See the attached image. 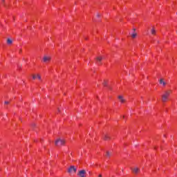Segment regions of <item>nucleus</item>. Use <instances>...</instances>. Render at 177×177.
I'll use <instances>...</instances> for the list:
<instances>
[{
  "label": "nucleus",
  "instance_id": "f257e3e1",
  "mask_svg": "<svg viewBox=\"0 0 177 177\" xmlns=\"http://www.w3.org/2000/svg\"><path fill=\"white\" fill-rule=\"evenodd\" d=\"M171 93H172V90H166L163 92L162 95V102H163V103H165V102L168 100Z\"/></svg>",
  "mask_w": 177,
  "mask_h": 177
},
{
  "label": "nucleus",
  "instance_id": "f03ea898",
  "mask_svg": "<svg viewBox=\"0 0 177 177\" xmlns=\"http://www.w3.org/2000/svg\"><path fill=\"white\" fill-rule=\"evenodd\" d=\"M66 143V141L64 140H62L61 138H58L55 141V146H63Z\"/></svg>",
  "mask_w": 177,
  "mask_h": 177
},
{
  "label": "nucleus",
  "instance_id": "7ed1b4c3",
  "mask_svg": "<svg viewBox=\"0 0 177 177\" xmlns=\"http://www.w3.org/2000/svg\"><path fill=\"white\" fill-rule=\"evenodd\" d=\"M68 174H75L77 172V168L75 166H71L68 169Z\"/></svg>",
  "mask_w": 177,
  "mask_h": 177
},
{
  "label": "nucleus",
  "instance_id": "20e7f679",
  "mask_svg": "<svg viewBox=\"0 0 177 177\" xmlns=\"http://www.w3.org/2000/svg\"><path fill=\"white\" fill-rule=\"evenodd\" d=\"M131 169L133 174H134L135 175H138V174H139V172H140V169L138 167H132Z\"/></svg>",
  "mask_w": 177,
  "mask_h": 177
},
{
  "label": "nucleus",
  "instance_id": "39448f33",
  "mask_svg": "<svg viewBox=\"0 0 177 177\" xmlns=\"http://www.w3.org/2000/svg\"><path fill=\"white\" fill-rule=\"evenodd\" d=\"M51 59L50 56L44 55L43 57V62L44 63H48V62H50Z\"/></svg>",
  "mask_w": 177,
  "mask_h": 177
},
{
  "label": "nucleus",
  "instance_id": "423d86ee",
  "mask_svg": "<svg viewBox=\"0 0 177 177\" xmlns=\"http://www.w3.org/2000/svg\"><path fill=\"white\" fill-rule=\"evenodd\" d=\"M78 176L80 177H86L85 175H86V171L85 170H81L77 174Z\"/></svg>",
  "mask_w": 177,
  "mask_h": 177
},
{
  "label": "nucleus",
  "instance_id": "0eeeda50",
  "mask_svg": "<svg viewBox=\"0 0 177 177\" xmlns=\"http://www.w3.org/2000/svg\"><path fill=\"white\" fill-rule=\"evenodd\" d=\"M159 84L160 85H162V86H165L167 85V82H165V80L163 78H161L159 80Z\"/></svg>",
  "mask_w": 177,
  "mask_h": 177
},
{
  "label": "nucleus",
  "instance_id": "6e6552de",
  "mask_svg": "<svg viewBox=\"0 0 177 177\" xmlns=\"http://www.w3.org/2000/svg\"><path fill=\"white\" fill-rule=\"evenodd\" d=\"M118 99L120 100V103H125V98L122 95H118Z\"/></svg>",
  "mask_w": 177,
  "mask_h": 177
},
{
  "label": "nucleus",
  "instance_id": "1a4fd4ad",
  "mask_svg": "<svg viewBox=\"0 0 177 177\" xmlns=\"http://www.w3.org/2000/svg\"><path fill=\"white\" fill-rule=\"evenodd\" d=\"M156 28L152 27V28H151V34L152 35H156Z\"/></svg>",
  "mask_w": 177,
  "mask_h": 177
},
{
  "label": "nucleus",
  "instance_id": "9d476101",
  "mask_svg": "<svg viewBox=\"0 0 177 177\" xmlns=\"http://www.w3.org/2000/svg\"><path fill=\"white\" fill-rule=\"evenodd\" d=\"M32 78L34 80H36V78H38V80H41V75H39V74L33 75Z\"/></svg>",
  "mask_w": 177,
  "mask_h": 177
},
{
  "label": "nucleus",
  "instance_id": "9b49d317",
  "mask_svg": "<svg viewBox=\"0 0 177 177\" xmlns=\"http://www.w3.org/2000/svg\"><path fill=\"white\" fill-rule=\"evenodd\" d=\"M103 139H104V140H110V137L107 134H104Z\"/></svg>",
  "mask_w": 177,
  "mask_h": 177
},
{
  "label": "nucleus",
  "instance_id": "f8f14e48",
  "mask_svg": "<svg viewBox=\"0 0 177 177\" xmlns=\"http://www.w3.org/2000/svg\"><path fill=\"white\" fill-rule=\"evenodd\" d=\"M7 44L8 45H12V44H13V40L10 38L7 39Z\"/></svg>",
  "mask_w": 177,
  "mask_h": 177
},
{
  "label": "nucleus",
  "instance_id": "ddd939ff",
  "mask_svg": "<svg viewBox=\"0 0 177 177\" xmlns=\"http://www.w3.org/2000/svg\"><path fill=\"white\" fill-rule=\"evenodd\" d=\"M96 60L98 61L99 62H102V60H103V57L98 56L96 57Z\"/></svg>",
  "mask_w": 177,
  "mask_h": 177
},
{
  "label": "nucleus",
  "instance_id": "4468645a",
  "mask_svg": "<svg viewBox=\"0 0 177 177\" xmlns=\"http://www.w3.org/2000/svg\"><path fill=\"white\" fill-rule=\"evenodd\" d=\"M113 153L110 152V151H106V157H111Z\"/></svg>",
  "mask_w": 177,
  "mask_h": 177
},
{
  "label": "nucleus",
  "instance_id": "2eb2a0df",
  "mask_svg": "<svg viewBox=\"0 0 177 177\" xmlns=\"http://www.w3.org/2000/svg\"><path fill=\"white\" fill-rule=\"evenodd\" d=\"M138 35V34H136V32H134L131 35L132 38H136V36Z\"/></svg>",
  "mask_w": 177,
  "mask_h": 177
},
{
  "label": "nucleus",
  "instance_id": "dca6fc26",
  "mask_svg": "<svg viewBox=\"0 0 177 177\" xmlns=\"http://www.w3.org/2000/svg\"><path fill=\"white\" fill-rule=\"evenodd\" d=\"M102 84H103V85H104V86H106V85H107V82H106V80H104Z\"/></svg>",
  "mask_w": 177,
  "mask_h": 177
},
{
  "label": "nucleus",
  "instance_id": "f3484780",
  "mask_svg": "<svg viewBox=\"0 0 177 177\" xmlns=\"http://www.w3.org/2000/svg\"><path fill=\"white\" fill-rule=\"evenodd\" d=\"M10 102L9 101H5L4 104H9Z\"/></svg>",
  "mask_w": 177,
  "mask_h": 177
},
{
  "label": "nucleus",
  "instance_id": "a211bd4d",
  "mask_svg": "<svg viewBox=\"0 0 177 177\" xmlns=\"http://www.w3.org/2000/svg\"><path fill=\"white\" fill-rule=\"evenodd\" d=\"M96 17H100V14L97 13Z\"/></svg>",
  "mask_w": 177,
  "mask_h": 177
},
{
  "label": "nucleus",
  "instance_id": "6ab92c4d",
  "mask_svg": "<svg viewBox=\"0 0 177 177\" xmlns=\"http://www.w3.org/2000/svg\"><path fill=\"white\" fill-rule=\"evenodd\" d=\"M32 127H35V123L32 124Z\"/></svg>",
  "mask_w": 177,
  "mask_h": 177
},
{
  "label": "nucleus",
  "instance_id": "aec40b11",
  "mask_svg": "<svg viewBox=\"0 0 177 177\" xmlns=\"http://www.w3.org/2000/svg\"><path fill=\"white\" fill-rule=\"evenodd\" d=\"M102 174H100L99 176H98V177H102Z\"/></svg>",
  "mask_w": 177,
  "mask_h": 177
},
{
  "label": "nucleus",
  "instance_id": "412c9836",
  "mask_svg": "<svg viewBox=\"0 0 177 177\" xmlns=\"http://www.w3.org/2000/svg\"><path fill=\"white\" fill-rule=\"evenodd\" d=\"M133 30L135 32V31H136V29L133 28Z\"/></svg>",
  "mask_w": 177,
  "mask_h": 177
},
{
  "label": "nucleus",
  "instance_id": "4be33fe9",
  "mask_svg": "<svg viewBox=\"0 0 177 177\" xmlns=\"http://www.w3.org/2000/svg\"><path fill=\"white\" fill-rule=\"evenodd\" d=\"M58 112L60 113V109H58Z\"/></svg>",
  "mask_w": 177,
  "mask_h": 177
},
{
  "label": "nucleus",
  "instance_id": "5701e85b",
  "mask_svg": "<svg viewBox=\"0 0 177 177\" xmlns=\"http://www.w3.org/2000/svg\"><path fill=\"white\" fill-rule=\"evenodd\" d=\"M3 1V2H5V0H2Z\"/></svg>",
  "mask_w": 177,
  "mask_h": 177
},
{
  "label": "nucleus",
  "instance_id": "b1692460",
  "mask_svg": "<svg viewBox=\"0 0 177 177\" xmlns=\"http://www.w3.org/2000/svg\"><path fill=\"white\" fill-rule=\"evenodd\" d=\"M123 118H125V116H123Z\"/></svg>",
  "mask_w": 177,
  "mask_h": 177
},
{
  "label": "nucleus",
  "instance_id": "393cba45",
  "mask_svg": "<svg viewBox=\"0 0 177 177\" xmlns=\"http://www.w3.org/2000/svg\"><path fill=\"white\" fill-rule=\"evenodd\" d=\"M19 52H21V50H20Z\"/></svg>",
  "mask_w": 177,
  "mask_h": 177
}]
</instances>
